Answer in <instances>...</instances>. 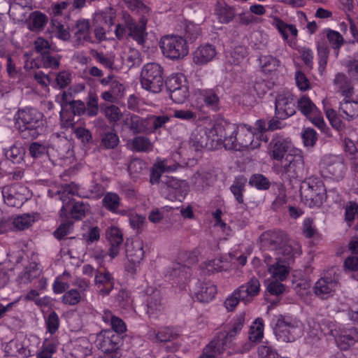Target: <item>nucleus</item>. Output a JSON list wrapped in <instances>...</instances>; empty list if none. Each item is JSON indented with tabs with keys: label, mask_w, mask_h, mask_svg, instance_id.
Listing matches in <instances>:
<instances>
[{
	"label": "nucleus",
	"mask_w": 358,
	"mask_h": 358,
	"mask_svg": "<svg viewBox=\"0 0 358 358\" xmlns=\"http://www.w3.org/2000/svg\"><path fill=\"white\" fill-rule=\"evenodd\" d=\"M300 194L306 205L310 208L319 207L325 199L326 189L322 182L309 180L302 183Z\"/></svg>",
	"instance_id": "nucleus-6"
},
{
	"label": "nucleus",
	"mask_w": 358,
	"mask_h": 358,
	"mask_svg": "<svg viewBox=\"0 0 358 358\" xmlns=\"http://www.w3.org/2000/svg\"><path fill=\"white\" fill-rule=\"evenodd\" d=\"M26 150L20 142H15L7 149H4L6 157L15 164H20L23 160Z\"/></svg>",
	"instance_id": "nucleus-40"
},
{
	"label": "nucleus",
	"mask_w": 358,
	"mask_h": 358,
	"mask_svg": "<svg viewBox=\"0 0 358 358\" xmlns=\"http://www.w3.org/2000/svg\"><path fill=\"white\" fill-rule=\"evenodd\" d=\"M41 66L43 68L57 69L59 66L60 57L52 55L50 52L41 56Z\"/></svg>",
	"instance_id": "nucleus-62"
},
{
	"label": "nucleus",
	"mask_w": 358,
	"mask_h": 358,
	"mask_svg": "<svg viewBox=\"0 0 358 358\" xmlns=\"http://www.w3.org/2000/svg\"><path fill=\"white\" fill-rule=\"evenodd\" d=\"M301 253L300 245L296 241L288 240L287 238L276 255V257H279V255H281L284 257V261L286 262V260H289L299 256Z\"/></svg>",
	"instance_id": "nucleus-37"
},
{
	"label": "nucleus",
	"mask_w": 358,
	"mask_h": 358,
	"mask_svg": "<svg viewBox=\"0 0 358 358\" xmlns=\"http://www.w3.org/2000/svg\"><path fill=\"white\" fill-rule=\"evenodd\" d=\"M162 183L164 185L162 188L177 197H184L187 193V185L184 181L172 177H165L162 180Z\"/></svg>",
	"instance_id": "nucleus-29"
},
{
	"label": "nucleus",
	"mask_w": 358,
	"mask_h": 358,
	"mask_svg": "<svg viewBox=\"0 0 358 358\" xmlns=\"http://www.w3.org/2000/svg\"><path fill=\"white\" fill-rule=\"evenodd\" d=\"M3 352L6 356L21 357L27 358L31 355L30 350L17 339H13L3 345Z\"/></svg>",
	"instance_id": "nucleus-32"
},
{
	"label": "nucleus",
	"mask_w": 358,
	"mask_h": 358,
	"mask_svg": "<svg viewBox=\"0 0 358 358\" xmlns=\"http://www.w3.org/2000/svg\"><path fill=\"white\" fill-rule=\"evenodd\" d=\"M94 284L98 289L99 294L106 296L110 294L114 287V278L108 271H96Z\"/></svg>",
	"instance_id": "nucleus-20"
},
{
	"label": "nucleus",
	"mask_w": 358,
	"mask_h": 358,
	"mask_svg": "<svg viewBox=\"0 0 358 358\" xmlns=\"http://www.w3.org/2000/svg\"><path fill=\"white\" fill-rule=\"evenodd\" d=\"M36 221L35 214H22L16 217L13 222V226L18 230H24L31 227Z\"/></svg>",
	"instance_id": "nucleus-55"
},
{
	"label": "nucleus",
	"mask_w": 358,
	"mask_h": 358,
	"mask_svg": "<svg viewBox=\"0 0 358 358\" xmlns=\"http://www.w3.org/2000/svg\"><path fill=\"white\" fill-rule=\"evenodd\" d=\"M52 22L53 32L55 34V36L61 40L68 41L71 37L68 28H66L64 24L57 20H53Z\"/></svg>",
	"instance_id": "nucleus-63"
},
{
	"label": "nucleus",
	"mask_w": 358,
	"mask_h": 358,
	"mask_svg": "<svg viewBox=\"0 0 358 358\" xmlns=\"http://www.w3.org/2000/svg\"><path fill=\"white\" fill-rule=\"evenodd\" d=\"M264 335V323L261 318L256 319L250 327L248 338L251 342H259Z\"/></svg>",
	"instance_id": "nucleus-52"
},
{
	"label": "nucleus",
	"mask_w": 358,
	"mask_h": 358,
	"mask_svg": "<svg viewBox=\"0 0 358 358\" xmlns=\"http://www.w3.org/2000/svg\"><path fill=\"white\" fill-rule=\"evenodd\" d=\"M83 297L78 289H71L64 293L62 301L66 305L75 306L79 303Z\"/></svg>",
	"instance_id": "nucleus-57"
},
{
	"label": "nucleus",
	"mask_w": 358,
	"mask_h": 358,
	"mask_svg": "<svg viewBox=\"0 0 358 358\" xmlns=\"http://www.w3.org/2000/svg\"><path fill=\"white\" fill-rule=\"evenodd\" d=\"M90 209V206L86 203L83 201L75 202L71 209V215L73 218L80 220L85 217Z\"/></svg>",
	"instance_id": "nucleus-59"
},
{
	"label": "nucleus",
	"mask_w": 358,
	"mask_h": 358,
	"mask_svg": "<svg viewBox=\"0 0 358 358\" xmlns=\"http://www.w3.org/2000/svg\"><path fill=\"white\" fill-rule=\"evenodd\" d=\"M278 341L289 343L294 341L301 335V322L289 315H280L273 329Z\"/></svg>",
	"instance_id": "nucleus-3"
},
{
	"label": "nucleus",
	"mask_w": 358,
	"mask_h": 358,
	"mask_svg": "<svg viewBox=\"0 0 358 358\" xmlns=\"http://www.w3.org/2000/svg\"><path fill=\"white\" fill-rule=\"evenodd\" d=\"M339 285V277L335 272H329L321 277L313 287L314 294L322 299L334 296Z\"/></svg>",
	"instance_id": "nucleus-11"
},
{
	"label": "nucleus",
	"mask_w": 358,
	"mask_h": 358,
	"mask_svg": "<svg viewBox=\"0 0 358 358\" xmlns=\"http://www.w3.org/2000/svg\"><path fill=\"white\" fill-rule=\"evenodd\" d=\"M247 180L243 177L237 178L230 187V190L239 204H244L243 193Z\"/></svg>",
	"instance_id": "nucleus-49"
},
{
	"label": "nucleus",
	"mask_w": 358,
	"mask_h": 358,
	"mask_svg": "<svg viewBox=\"0 0 358 358\" xmlns=\"http://www.w3.org/2000/svg\"><path fill=\"white\" fill-rule=\"evenodd\" d=\"M201 34V28L198 24L193 22H189L185 27V34L186 39L193 43L195 41Z\"/></svg>",
	"instance_id": "nucleus-64"
},
{
	"label": "nucleus",
	"mask_w": 358,
	"mask_h": 358,
	"mask_svg": "<svg viewBox=\"0 0 358 358\" xmlns=\"http://www.w3.org/2000/svg\"><path fill=\"white\" fill-rule=\"evenodd\" d=\"M272 24L278 29L284 41L293 48L296 45L298 30L295 25L289 24L278 17H274Z\"/></svg>",
	"instance_id": "nucleus-23"
},
{
	"label": "nucleus",
	"mask_w": 358,
	"mask_h": 358,
	"mask_svg": "<svg viewBox=\"0 0 358 358\" xmlns=\"http://www.w3.org/2000/svg\"><path fill=\"white\" fill-rule=\"evenodd\" d=\"M56 194L59 196V199L62 201L63 206L61 208V212L63 213L66 211V205H67L70 201V196H78L80 197L85 196V194L81 192L79 186L75 182H71L69 184H64L57 191Z\"/></svg>",
	"instance_id": "nucleus-28"
},
{
	"label": "nucleus",
	"mask_w": 358,
	"mask_h": 358,
	"mask_svg": "<svg viewBox=\"0 0 358 358\" xmlns=\"http://www.w3.org/2000/svg\"><path fill=\"white\" fill-rule=\"evenodd\" d=\"M257 143H254V132L251 127L246 124L236 126L234 134L229 135L226 140L225 148L228 150H241L243 148L254 149Z\"/></svg>",
	"instance_id": "nucleus-7"
},
{
	"label": "nucleus",
	"mask_w": 358,
	"mask_h": 358,
	"mask_svg": "<svg viewBox=\"0 0 358 358\" xmlns=\"http://www.w3.org/2000/svg\"><path fill=\"white\" fill-rule=\"evenodd\" d=\"M264 259L268 266V272L272 277L278 280H284L289 273L288 264L282 260L280 257H275L276 262L271 264V257L268 254L264 255Z\"/></svg>",
	"instance_id": "nucleus-24"
},
{
	"label": "nucleus",
	"mask_w": 358,
	"mask_h": 358,
	"mask_svg": "<svg viewBox=\"0 0 358 358\" xmlns=\"http://www.w3.org/2000/svg\"><path fill=\"white\" fill-rule=\"evenodd\" d=\"M216 13L220 22L222 23L229 22L235 16L234 8L224 3H218Z\"/></svg>",
	"instance_id": "nucleus-54"
},
{
	"label": "nucleus",
	"mask_w": 358,
	"mask_h": 358,
	"mask_svg": "<svg viewBox=\"0 0 358 358\" xmlns=\"http://www.w3.org/2000/svg\"><path fill=\"white\" fill-rule=\"evenodd\" d=\"M41 274V269L35 262L30 263L18 276L20 285H27L38 278Z\"/></svg>",
	"instance_id": "nucleus-42"
},
{
	"label": "nucleus",
	"mask_w": 358,
	"mask_h": 358,
	"mask_svg": "<svg viewBox=\"0 0 358 358\" xmlns=\"http://www.w3.org/2000/svg\"><path fill=\"white\" fill-rule=\"evenodd\" d=\"M236 125L225 122H217L211 128H208L209 136L212 143H215V148L220 143L225 147L226 140L229 135L234 134Z\"/></svg>",
	"instance_id": "nucleus-15"
},
{
	"label": "nucleus",
	"mask_w": 358,
	"mask_h": 358,
	"mask_svg": "<svg viewBox=\"0 0 358 358\" xmlns=\"http://www.w3.org/2000/svg\"><path fill=\"white\" fill-rule=\"evenodd\" d=\"M127 148L136 152H150L153 150V143L145 136H137L128 141Z\"/></svg>",
	"instance_id": "nucleus-34"
},
{
	"label": "nucleus",
	"mask_w": 358,
	"mask_h": 358,
	"mask_svg": "<svg viewBox=\"0 0 358 358\" xmlns=\"http://www.w3.org/2000/svg\"><path fill=\"white\" fill-rule=\"evenodd\" d=\"M297 108L306 117H312L317 113V108L309 97L302 96L297 101Z\"/></svg>",
	"instance_id": "nucleus-48"
},
{
	"label": "nucleus",
	"mask_w": 358,
	"mask_h": 358,
	"mask_svg": "<svg viewBox=\"0 0 358 358\" xmlns=\"http://www.w3.org/2000/svg\"><path fill=\"white\" fill-rule=\"evenodd\" d=\"M262 70L271 73L277 70L280 65V61L272 55H261L258 59Z\"/></svg>",
	"instance_id": "nucleus-47"
},
{
	"label": "nucleus",
	"mask_w": 358,
	"mask_h": 358,
	"mask_svg": "<svg viewBox=\"0 0 358 358\" xmlns=\"http://www.w3.org/2000/svg\"><path fill=\"white\" fill-rule=\"evenodd\" d=\"M347 167L342 159L336 156H326L320 164V171L324 177L339 181L345 174Z\"/></svg>",
	"instance_id": "nucleus-10"
},
{
	"label": "nucleus",
	"mask_w": 358,
	"mask_h": 358,
	"mask_svg": "<svg viewBox=\"0 0 358 358\" xmlns=\"http://www.w3.org/2000/svg\"><path fill=\"white\" fill-rule=\"evenodd\" d=\"M279 193L271 204V208L275 211L280 210L287 203V199L285 187L282 184L278 185Z\"/></svg>",
	"instance_id": "nucleus-60"
},
{
	"label": "nucleus",
	"mask_w": 358,
	"mask_h": 358,
	"mask_svg": "<svg viewBox=\"0 0 358 358\" xmlns=\"http://www.w3.org/2000/svg\"><path fill=\"white\" fill-rule=\"evenodd\" d=\"M317 50L319 58L318 69L322 74L325 70L329 55V48L327 41L324 39L319 40L317 42Z\"/></svg>",
	"instance_id": "nucleus-46"
},
{
	"label": "nucleus",
	"mask_w": 358,
	"mask_h": 358,
	"mask_svg": "<svg viewBox=\"0 0 358 358\" xmlns=\"http://www.w3.org/2000/svg\"><path fill=\"white\" fill-rule=\"evenodd\" d=\"M169 96L176 103H182L189 96V90L187 85L178 83L177 78L169 80L168 85Z\"/></svg>",
	"instance_id": "nucleus-27"
},
{
	"label": "nucleus",
	"mask_w": 358,
	"mask_h": 358,
	"mask_svg": "<svg viewBox=\"0 0 358 358\" xmlns=\"http://www.w3.org/2000/svg\"><path fill=\"white\" fill-rule=\"evenodd\" d=\"M92 344L86 338H79L72 343L71 355L75 358H85L91 355Z\"/></svg>",
	"instance_id": "nucleus-36"
},
{
	"label": "nucleus",
	"mask_w": 358,
	"mask_h": 358,
	"mask_svg": "<svg viewBox=\"0 0 358 358\" xmlns=\"http://www.w3.org/2000/svg\"><path fill=\"white\" fill-rule=\"evenodd\" d=\"M126 255L128 260L133 264L127 267V271L135 273L136 267L144 257L143 243L139 239L133 240L131 243H127Z\"/></svg>",
	"instance_id": "nucleus-19"
},
{
	"label": "nucleus",
	"mask_w": 358,
	"mask_h": 358,
	"mask_svg": "<svg viewBox=\"0 0 358 358\" xmlns=\"http://www.w3.org/2000/svg\"><path fill=\"white\" fill-rule=\"evenodd\" d=\"M123 122L124 124L135 134L144 133L148 130V120L136 115H127Z\"/></svg>",
	"instance_id": "nucleus-35"
},
{
	"label": "nucleus",
	"mask_w": 358,
	"mask_h": 358,
	"mask_svg": "<svg viewBox=\"0 0 358 358\" xmlns=\"http://www.w3.org/2000/svg\"><path fill=\"white\" fill-rule=\"evenodd\" d=\"M197 99L202 102L200 108L206 107L208 109L217 112L221 107L220 99L217 92L213 89L199 90Z\"/></svg>",
	"instance_id": "nucleus-25"
},
{
	"label": "nucleus",
	"mask_w": 358,
	"mask_h": 358,
	"mask_svg": "<svg viewBox=\"0 0 358 358\" xmlns=\"http://www.w3.org/2000/svg\"><path fill=\"white\" fill-rule=\"evenodd\" d=\"M277 171L281 176H286L290 180L303 178L306 169L301 151H290L282 162L281 166L278 167Z\"/></svg>",
	"instance_id": "nucleus-4"
},
{
	"label": "nucleus",
	"mask_w": 358,
	"mask_h": 358,
	"mask_svg": "<svg viewBox=\"0 0 358 358\" xmlns=\"http://www.w3.org/2000/svg\"><path fill=\"white\" fill-rule=\"evenodd\" d=\"M127 7L133 12L145 16L150 12V8L141 0H123Z\"/></svg>",
	"instance_id": "nucleus-58"
},
{
	"label": "nucleus",
	"mask_w": 358,
	"mask_h": 358,
	"mask_svg": "<svg viewBox=\"0 0 358 358\" xmlns=\"http://www.w3.org/2000/svg\"><path fill=\"white\" fill-rule=\"evenodd\" d=\"M325 37L327 38L334 50H338L344 44V38L338 31L330 29H324L320 34V40L324 39L325 41Z\"/></svg>",
	"instance_id": "nucleus-45"
},
{
	"label": "nucleus",
	"mask_w": 358,
	"mask_h": 358,
	"mask_svg": "<svg viewBox=\"0 0 358 358\" xmlns=\"http://www.w3.org/2000/svg\"><path fill=\"white\" fill-rule=\"evenodd\" d=\"M176 169V166L168 165L167 160L157 161L151 169L150 181L152 184H157L162 173L173 172Z\"/></svg>",
	"instance_id": "nucleus-38"
},
{
	"label": "nucleus",
	"mask_w": 358,
	"mask_h": 358,
	"mask_svg": "<svg viewBox=\"0 0 358 358\" xmlns=\"http://www.w3.org/2000/svg\"><path fill=\"white\" fill-rule=\"evenodd\" d=\"M189 144L195 151H200L203 148H215V143H212L209 136L208 128L205 127H197L192 131Z\"/></svg>",
	"instance_id": "nucleus-17"
},
{
	"label": "nucleus",
	"mask_w": 358,
	"mask_h": 358,
	"mask_svg": "<svg viewBox=\"0 0 358 358\" xmlns=\"http://www.w3.org/2000/svg\"><path fill=\"white\" fill-rule=\"evenodd\" d=\"M356 216H358V203L350 201L345 206V221L349 227L352 225Z\"/></svg>",
	"instance_id": "nucleus-61"
},
{
	"label": "nucleus",
	"mask_w": 358,
	"mask_h": 358,
	"mask_svg": "<svg viewBox=\"0 0 358 358\" xmlns=\"http://www.w3.org/2000/svg\"><path fill=\"white\" fill-rule=\"evenodd\" d=\"M290 141L280 136H276L270 143V156L275 160H282L288 150Z\"/></svg>",
	"instance_id": "nucleus-30"
},
{
	"label": "nucleus",
	"mask_w": 358,
	"mask_h": 358,
	"mask_svg": "<svg viewBox=\"0 0 358 358\" xmlns=\"http://www.w3.org/2000/svg\"><path fill=\"white\" fill-rule=\"evenodd\" d=\"M245 324V315L234 317L222 330L218 331L214 338L203 349L199 358H215L226 352L231 355L239 352L236 341Z\"/></svg>",
	"instance_id": "nucleus-1"
},
{
	"label": "nucleus",
	"mask_w": 358,
	"mask_h": 358,
	"mask_svg": "<svg viewBox=\"0 0 358 358\" xmlns=\"http://www.w3.org/2000/svg\"><path fill=\"white\" fill-rule=\"evenodd\" d=\"M327 334L335 336L337 345L342 350H347L358 342V331L355 328L345 329L338 335L333 329H330Z\"/></svg>",
	"instance_id": "nucleus-22"
},
{
	"label": "nucleus",
	"mask_w": 358,
	"mask_h": 358,
	"mask_svg": "<svg viewBox=\"0 0 358 358\" xmlns=\"http://www.w3.org/2000/svg\"><path fill=\"white\" fill-rule=\"evenodd\" d=\"M148 19L145 16H142L136 23L129 16L126 17V27L128 35L132 38L138 45H143L146 40L148 33L146 31V24Z\"/></svg>",
	"instance_id": "nucleus-16"
},
{
	"label": "nucleus",
	"mask_w": 358,
	"mask_h": 358,
	"mask_svg": "<svg viewBox=\"0 0 358 358\" xmlns=\"http://www.w3.org/2000/svg\"><path fill=\"white\" fill-rule=\"evenodd\" d=\"M275 115L280 120H285L296 113L294 95L289 92L278 94L275 98Z\"/></svg>",
	"instance_id": "nucleus-13"
},
{
	"label": "nucleus",
	"mask_w": 358,
	"mask_h": 358,
	"mask_svg": "<svg viewBox=\"0 0 358 358\" xmlns=\"http://www.w3.org/2000/svg\"><path fill=\"white\" fill-rule=\"evenodd\" d=\"M122 57L124 62L129 67L139 66L142 62L140 52L132 48H129L124 51Z\"/></svg>",
	"instance_id": "nucleus-53"
},
{
	"label": "nucleus",
	"mask_w": 358,
	"mask_h": 358,
	"mask_svg": "<svg viewBox=\"0 0 358 358\" xmlns=\"http://www.w3.org/2000/svg\"><path fill=\"white\" fill-rule=\"evenodd\" d=\"M160 48L163 55L171 59L183 58L189 52L187 41L176 35H168L162 37Z\"/></svg>",
	"instance_id": "nucleus-9"
},
{
	"label": "nucleus",
	"mask_w": 358,
	"mask_h": 358,
	"mask_svg": "<svg viewBox=\"0 0 358 358\" xmlns=\"http://www.w3.org/2000/svg\"><path fill=\"white\" fill-rule=\"evenodd\" d=\"M339 111L343 119L351 121L358 117V102L345 99L340 103Z\"/></svg>",
	"instance_id": "nucleus-41"
},
{
	"label": "nucleus",
	"mask_w": 358,
	"mask_h": 358,
	"mask_svg": "<svg viewBox=\"0 0 358 358\" xmlns=\"http://www.w3.org/2000/svg\"><path fill=\"white\" fill-rule=\"evenodd\" d=\"M106 234L110 245L108 255L111 258H115L119 254L123 241L122 234L119 228L111 227Z\"/></svg>",
	"instance_id": "nucleus-31"
},
{
	"label": "nucleus",
	"mask_w": 358,
	"mask_h": 358,
	"mask_svg": "<svg viewBox=\"0 0 358 358\" xmlns=\"http://www.w3.org/2000/svg\"><path fill=\"white\" fill-rule=\"evenodd\" d=\"M287 238L283 231H270L262 235L261 243L265 250L273 252L276 256Z\"/></svg>",
	"instance_id": "nucleus-18"
},
{
	"label": "nucleus",
	"mask_w": 358,
	"mask_h": 358,
	"mask_svg": "<svg viewBox=\"0 0 358 358\" xmlns=\"http://www.w3.org/2000/svg\"><path fill=\"white\" fill-rule=\"evenodd\" d=\"M217 55L215 45L210 43L200 45L192 54L193 62L198 66H203L211 62Z\"/></svg>",
	"instance_id": "nucleus-21"
},
{
	"label": "nucleus",
	"mask_w": 358,
	"mask_h": 358,
	"mask_svg": "<svg viewBox=\"0 0 358 358\" xmlns=\"http://www.w3.org/2000/svg\"><path fill=\"white\" fill-rule=\"evenodd\" d=\"M90 22L86 20H78L72 32L79 43L90 41Z\"/></svg>",
	"instance_id": "nucleus-39"
},
{
	"label": "nucleus",
	"mask_w": 358,
	"mask_h": 358,
	"mask_svg": "<svg viewBox=\"0 0 358 358\" xmlns=\"http://www.w3.org/2000/svg\"><path fill=\"white\" fill-rule=\"evenodd\" d=\"M141 84L143 89L159 93L164 85L163 68L157 63L145 64L141 72Z\"/></svg>",
	"instance_id": "nucleus-5"
},
{
	"label": "nucleus",
	"mask_w": 358,
	"mask_h": 358,
	"mask_svg": "<svg viewBox=\"0 0 358 358\" xmlns=\"http://www.w3.org/2000/svg\"><path fill=\"white\" fill-rule=\"evenodd\" d=\"M48 22L47 16L39 12H33L29 17L28 26L31 31L42 29Z\"/></svg>",
	"instance_id": "nucleus-51"
},
{
	"label": "nucleus",
	"mask_w": 358,
	"mask_h": 358,
	"mask_svg": "<svg viewBox=\"0 0 358 358\" xmlns=\"http://www.w3.org/2000/svg\"><path fill=\"white\" fill-rule=\"evenodd\" d=\"M17 123L27 131L32 138H37L43 131L44 119L42 113L31 107L19 109L17 113Z\"/></svg>",
	"instance_id": "nucleus-2"
},
{
	"label": "nucleus",
	"mask_w": 358,
	"mask_h": 358,
	"mask_svg": "<svg viewBox=\"0 0 358 358\" xmlns=\"http://www.w3.org/2000/svg\"><path fill=\"white\" fill-rule=\"evenodd\" d=\"M120 203L121 199L119 195L114 192H107L102 199L103 206L112 213H117Z\"/></svg>",
	"instance_id": "nucleus-50"
},
{
	"label": "nucleus",
	"mask_w": 358,
	"mask_h": 358,
	"mask_svg": "<svg viewBox=\"0 0 358 358\" xmlns=\"http://www.w3.org/2000/svg\"><path fill=\"white\" fill-rule=\"evenodd\" d=\"M146 294L147 298L145 302L147 306V314L150 318L157 319L164 310L161 292L149 287L146 290Z\"/></svg>",
	"instance_id": "nucleus-14"
},
{
	"label": "nucleus",
	"mask_w": 358,
	"mask_h": 358,
	"mask_svg": "<svg viewBox=\"0 0 358 358\" xmlns=\"http://www.w3.org/2000/svg\"><path fill=\"white\" fill-rule=\"evenodd\" d=\"M184 255L188 256L187 264L182 265L180 263L173 264L171 267L166 270V276H169L173 279L178 278L179 280H182L187 278L190 272L189 264L195 263L197 260L195 256L192 257H190L191 253L185 252Z\"/></svg>",
	"instance_id": "nucleus-26"
},
{
	"label": "nucleus",
	"mask_w": 358,
	"mask_h": 358,
	"mask_svg": "<svg viewBox=\"0 0 358 358\" xmlns=\"http://www.w3.org/2000/svg\"><path fill=\"white\" fill-rule=\"evenodd\" d=\"M217 293V287L211 282H199L195 292V296L202 303L211 301Z\"/></svg>",
	"instance_id": "nucleus-33"
},
{
	"label": "nucleus",
	"mask_w": 358,
	"mask_h": 358,
	"mask_svg": "<svg viewBox=\"0 0 358 358\" xmlns=\"http://www.w3.org/2000/svg\"><path fill=\"white\" fill-rule=\"evenodd\" d=\"M100 138V146L106 150L115 148L120 143L118 135L112 129L102 132Z\"/></svg>",
	"instance_id": "nucleus-44"
},
{
	"label": "nucleus",
	"mask_w": 358,
	"mask_h": 358,
	"mask_svg": "<svg viewBox=\"0 0 358 358\" xmlns=\"http://www.w3.org/2000/svg\"><path fill=\"white\" fill-rule=\"evenodd\" d=\"M120 335L111 330L101 331L96 337L97 348L104 353L103 358H120Z\"/></svg>",
	"instance_id": "nucleus-8"
},
{
	"label": "nucleus",
	"mask_w": 358,
	"mask_h": 358,
	"mask_svg": "<svg viewBox=\"0 0 358 358\" xmlns=\"http://www.w3.org/2000/svg\"><path fill=\"white\" fill-rule=\"evenodd\" d=\"M249 185L259 190H267L270 187L271 182L264 175L255 173L250 178Z\"/></svg>",
	"instance_id": "nucleus-56"
},
{
	"label": "nucleus",
	"mask_w": 358,
	"mask_h": 358,
	"mask_svg": "<svg viewBox=\"0 0 358 358\" xmlns=\"http://www.w3.org/2000/svg\"><path fill=\"white\" fill-rule=\"evenodd\" d=\"M28 189L26 187L15 183L1 188L4 202L11 207H20L27 200Z\"/></svg>",
	"instance_id": "nucleus-12"
},
{
	"label": "nucleus",
	"mask_w": 358,
	"mask_h": 358,
	"mask_svg": "<svg viewBox=\"0 0 358 358\" xmlns=\"http://www.w3.org/2000/svg\"><path fill=\"white\" fill-rule=\"evenodd\" d=\"M148 338L154 343L169 342L174 338L176 335L168 327L161 328L158 331L151 329L148 332Z\"/></svg>",
	"instance_id": "nucleus-43"
}]
</instances>
